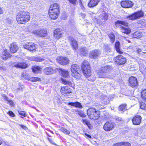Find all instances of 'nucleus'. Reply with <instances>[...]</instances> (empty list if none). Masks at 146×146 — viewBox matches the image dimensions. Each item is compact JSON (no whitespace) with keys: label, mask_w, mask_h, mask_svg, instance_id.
Returning <instances> with one entry per match:
<instances>
[{"label":"nucleus","mask_w":146,"mask_h":146,"mask_svg":"<svg viewBox=\"0 0 146 146\" xmlns=\"http://www.w3.org/2000/svg\"><path fill=\"white\" fill-rule=\"evenodd\" d=\"M114 123L111 121L106 122L103 126L104 129L106 131H109L114 129Z\"/></svg>","instance_id":"nucleus-8"},{"label":"nucleus","mask_w":146,"mask_h":146,"mask_svg":"<svg viewBox=\"0 0 146 146\" xmlns=\"http://www.w3.org/2000/svg\"><path fill=\"white\" fill-rule=\"evenodd\" d=\"M2 143V142L1 140H0V145H1Z\"/></svg>","instance_id":"nucleus-64"},{"label":"nucleus","mask_w":146,"mask_h":146,"mask_svg":"<svg viewBox=\"0 0 146 146\" xmlns=\"http://www.w3.org/2000/svg\"><path fill=\"white\" fill-rule=\"evenodd\" d=\"M120 29L122 33L127 34H129L131 32L129 29L122 26H120Z\"/></svg>","instance_id":"nucleus-26"},{"label":"nucleus","mask_w":146,"mask_h":146,"mask_svg":"<svg viewBox=\"0 0 146 146\" xmlns=\"http://www.w3.org/2000/svg\"><path fill=\"white\" fill-rule=\"evenodd\" d=\"M77 0H68L70 3H71L73 4H76Z\"/></svg>","instance_id":"nucleus-50"},{"label":"nucleus","mask_w":146,"mask_h":146,"mask_svg":"<svg viewBox=\"0 0 146 146\" xmlns=\"http://www.w3.org/2000/svg\"><path fill=\"white\" fill-rule=\"evenodd\" d=\"M139 34V32H135L133 34V36L135 38H138L139 37V35H137Z\"/></svg>","instance_id":"nucleus-46"},{"label":"nucleus","mask_w":146,"mask_h":146,"mask_svg":"<svg viewBox=\"0 0 146 146\" xmlns=\"http://www.w3.org/2000/svg\"><path fill=\"white\" fill-rule=\"evenodd\" d=\"M30 19L28 12L23 11L19 12L16 16V20L19 24L25 23L29 21Z\"/></svg>","instance_id":"nucleus-1"},{"label":"nucleus","mask_w":146,"mask_h":146,"mask_svg":"<svg viewBox=\"0 0 146 146\" xmlns=\"http://www.w3.org/2000/svg\"><path fill=\"white\" fill-rule=\"evenodd\" d=\"M123 142L117 143L114 145V146H122Z\"/></svg>","instance_id":"nucleus-53"},{"label":"nucleus","mask_w":146,"mask_h":146,"mask_svg":"<svg viewBox=\"0 0 146 146\" xmlns=\"http://www.w3.org/2000/svg\"><path fill=\"white\" fill-rule=\"evenodd\" d=\"M62 34L61 29H57L54 31V36L55 38L58 39L61 36Z\"/></svg>","instance_id":"nucleus-18"},{"label":"nucleus","mask_w":146,"mask_h":146,"mask_svg":"<svg viewBox=\"0 0 146 146\" xmlns=\"http://www.w3.org/2000/svg\"><path fill=\"white\" fill-rule=\"evenodd\" d=\"M19 114L21 115H23L24 117L26 116V114L25 112L24 111H19Z\"/></svg>","instance_id":"nucleus-45"},{"label":"nucleus","mask_w":146,"mask_h":146,"mask_svg":"<svg viewBox=\"0 0 146 146\" xmlns=\"http://www.w3.org/2000/svg\"><path fill=\"white\" fill-rule=\"evenodd\" d=\"M28 59L29 60L33 61H36L37 62H41L42 61L44 60L43 59H41V58H35L34 57L32 56V57H28Z\"/></svg>","instance_id":"nucleus-32"},{"label":"nucleus","mask_w":146,"mask_h":146,"mask_svg":"<svg viewBox=\"0 0 146 146\" xmlns=\"http://www.w3.org/2000/svg\"><path fill=\"white\" fill-rule=\"evenodd\" d=\"M108 66L102 67L101 70H100L98 72L99 77L101 78H110L111 76L110 75V73L108 72L109 70L108 69Z\"/></svg>","instance_id":"nucleus-5"},{"label":"nucleus","mask_w":146,"mask_h":146,"mask_svg":"<svg viewBox=\"0 0 146 146\" xmlns=\"http://www.w3.org/2000/svg\"><path fill=\"white\" fill-rule=\"evenodd\" d=\"M104 49H106V50H109V49H110V48L109 47L108 45L107 44L104 45Z\"/></svg>","instance_id":"nucleus-57"},{"label":"nucleus","mask_w":146,"mask_h":146,"mask_svg":"<svg viewBox=\"0 0 146 146\" xmlns=\"http://www.w3.org/2000/svg\"><path fill=\"white\" fill-rule=\"evenodd\" d=\"M57 62L61 65H65L69 62V60L66 57H59L57 58Z\"/></svg>","instance_id":"nucleus-11"},{"label":"nucleus","mask_w":146,"mask_h":146,"mask_svg":"<svg viewBox=\"0 0 146 146\" xmlns=\"http://www.w3.org/2000/svg\"><path fill=\"white\" fill-rule=\"evenodd\" d=\"M23 47L26 49L33 52L36 51L38 46L35 43L29 42L24 45Z\"/></svg>","instance_id":"nucleus-7"},{"label":"nucleus","mask_w":146,"mask_h":146,"mask_svg":"<svg viewBox=\"0 0 146 146\" xmlns=\"http://www.w3.org/2000/svg\"><path fill=\"white\" fill-rule=\"evenodd\" d=\"M8 114L11 116L14 117L15 116V114L12 111H9L8 112Z\"/></svg>","instance_id":"nucleus-51"},{"label":"nucleus","mask_w":146,"mask_h":146,"mask_svg":"<svg viewBox=\"0 0 146 146\" xmlns=\"http://www.w3.org/2000/svg\"><path fill=\"white\" fill-rule=\"evenodd\" d=\"M81 15L82 16V17L84 18L85 17L86 15L85 14L82 13L81 14Z\"/></svg>","instance_id":"nucleus-62"},{"label":"nucleus","mask_w":146,"mask_h":146,"mask_svg":"<svg viewBox=\"0 0 146 146\" xmlns=\"http://www.w3.org/2000/svg\"><path fill=\"white\" fill-rule=\"evenodd\" d=\"M138 23L142 25H143L145 23V21L144 19H142L138 21Z\"/></svg>","instance_id":"nucleus-47"},{"label":"nucleus","mask_w":146,"mask_h":146,"mask_svg":"<svg viewBox=\"0 0 146 146\" xmlns=\"http://www.w3.org/2000/svg\"><path fill=\"white\" fill-rule=\"evenodd\" d=\"M108 18V15H105L103 18L102 20H104V21H105Z\"/></svg>","instance_id":"nucleus-52"},{"label":"nucleus","mask_w":146,"mask_h":146,"mask_svg":"<svg viewBox=\"0 0 146 146\" xmlns=\"http://www.w3.org/2000/svg\"><path fill=\"white\" fill-rule=\"evenodd\" d=\"M7 22L8 24H11L13 22V21L11 19L8 18L7 19Z\"/></svg>","instance_id":"nucleus-54"},{"label":"nucleus","mask_w":146,"mask_h":146,"mask_svg":"<svg viewBox=\"0 0 146 146\" xmlns=\"http://www.w3.org/2000/svg\"><path fill=\"white\" fill-rule=\"evenodd\" d=\"M84 75L86 77H88L91 74V69L89 63L87 61H83L81 66Z\"/></svg>","instance_id":"nucleus-3"},{"label":"nucleus","mask_w":146,"mask_h":146,"mask_svg":"<svg viewBox=\"0 0 146 146\" xmlns=\"http://www.w3.org/2000/svg\"><path fill=\"white\" fill-rule=\"evenodd\" d=\"M24 88L23 86L21 85L19 87L17 88V91H21L22 90V89Z\"/></svg>","instance_id":"nucleus-49"},{"label":"nucleus","mask_w":146,"mask_h":146,"mask_svg":"<svg viewBox=\"0 0 146 146\" xmlns=\"http://www.w3.org/2000/svg\"><path fill=\"white\" fill-rule=\"evenodd\" d=\"M40 68L38 66H35L33 68V71L35 73L37 74L40 72Z\"/></svg>","instance_id":"nucleus-31"},{"label":"nucleus","mask_w":146,"mask_h":146,"mask_svg":"<svg viewBox=\"0 0 146 146\" xmlns=\"http://www.w3.org/2000/svg\"><path fill=\"white\" fill-rule=\"evenodd\" d=\"M24 78L27 80H30V77L29 76L28 74H22Z\"/></svg>","instance_id":"nucleus-44"},{"label":"nucleus","mask_w":146,"mask_h":146,"mask_svg":"<svg viewBox=\"0 0 146 146\" xmlns=\"http://www.w3.org/2000/svg\"><path fill=\"white\" fill-rule=\"evenodd\" d=\"M127 18H129V20H133L137 19L134 13L130 15L127 16Z\"/></svg>","instance_id":"nucleus-38"},{"label":"nucleus","mask_w":146,"mask_h":146,"mask_svg":"<svg viewBox=\"0 0 146 146\" xmlns=\"http://www.w3.org/2000/svg\"><path fill=\"white\" fill-rule=\"evenodd\" d=\"M3 11L1 7H0V14H3Z\"/></svg>","instance_id":"nucleus-59"},{"label":"nucleus","mask_w":146,"mask_h":146,"mask_svg":"<svg viewBox=\"0 0 146 146\" xmlns=\"http://www.w3.org/2000/svg\"><path fill=\"white\" fill-rule=\"evenodd\" d=\"M53 72V70L51 67L45 68L44 70V72L46 75H50L52 74Z\"/></svg>","instance_id":"nucleus-23"},{"label":"nucleus","mask_w":146,"mask_h":146,"mask_svg":"<svg viewBox=\"0 0 146 146\" xmlns=\"http://www.w3.org/2000/svg\"><path fill=\"white\" fill-rule=\"evenodd\" d=\"M32 33L34 35L42 37H44L46 36L47 32L46 29H38L34 30Z\"/></svg>","instance_id":"nucleus-6"},{"label":"nucleus","mask_w":146,"mask_h":146,"mask_svg":"<svg viewBox=\"0 0 146 146\" xmlns=\"http://www.w3.org/2000/svg\"><path fill=\"white\" fill-rule=\"evenodd\" d=\"M83 121H84V122H85L86 124L89 127V125H90V123L89 122L86 120H83Z\"/></svg>","instance_id":"nucleus-56"},{"label":"nucleus","mask_w":146,"mask_h":146,"mask_svg":"<svg viewBox=\"0 0 146 146\" xmlns=\"http://www.w3.org/2000/svg\"><path fill=\"white\" fill-rule=\"evenodd\" d=\"M4 99L7 101L9 103V104L11 106H14V103L13 101L11 100H9L8 98L5 96H4Z\"/></svg>","instance_id":"nucleus-36"},{"label":"nucleus","mask_w":146,"mask_h":146,"mask_svg":"<svg viewBox=\"0 0 146 146\" xmlns=\"http://www.w3.org/2000/svg\"><path fill=\"white\" fill-rule=\"evenodd\" d=\"M19 125L20 126H21V127L22 128H23L25 129H26L27 128V127L26 126H25L24 125Z\"/></svg>","instance_id":"nucleus-58"},{"label":"nucleus","mask_w":146,"mask_h":146,"mask_svg":"<svg viewBox=\"0 0 146 146\" xmlns=\"http://www.w3.org/2000/svg\"><path fill=\"white\" fill-rule=\"evenodd\" d=\"M59 5L57 3H54L51 5L49 11H53L56 13L59 12Z\"/></svg>","instance_id":"nucleus-19"},{"label":"nucleus","mask_w":146,"mask_h":146,"mask_svg":"<svg viewBox=\"0 0 146 146\" xmlns=\"http://www.w3.org/2000/svg\"><path fill=\"white\" fill-rule=\"evenodd\" d=\"M109 36L112 43H113L114 42L115 39L114 35L113 33H110L109 35Z\"/></svg>","instance_id":"nucleus-39"},{"label":"nucleus","mask_w":146,"mask_h":146,"mask_svg":"<svg viewBox=\"0 0 146 146\" xmlns=\"http://www.w3.org/2000/svg\"><path fill=\"white\" fill-rule=\"evenodd\" d=\"M14 66L16 67L21 68L24 69L27 68L28 66L27 64L24 62H19L14 65Z\"/></svg>","instance_id":"nucleus-24"},{"label":"nucleus","mask_w":146,"mask_h":146,"mask_svg":"<svg viewBox=\"0 0 146 146\" xmlns=\"http://www.w3.org/2000/svg\"><path fill=\"white\" fill-rule=\"evenodd\" d=\"M68 104L69 105H70L72 106H75L80 108H82V106L81 105V104L77 102L75 103H69Z\"/></svg>","instance_id":"nucleus-29"},{"label":"nucleus","mask_w":146,"mask_h":146,"mask_svg":"<svg viewBox=\"0 0 146 146\" xmlns=\"http://www.w3.org/2000/svg\"><path fill=\"white\" fill-rule=\"evenodd\" d=\"M58 12H56L53 11H49V13L50 18L52 19H56L58 16Z\"/></svg>","instance_id":"nucleus-21"},{"label":"nucleus","mask_w":146,"mask_h":146,"mask_svg":"<svg viewBox=\"0 0 146 146\" xmlns=\"http://www.w3.org/2000/svg\"><path fill=\"white\" fill-rule=\"evenodd\" d=\"M115 24L116 25L120 24L124 25L125 26H127V23H126L125 22L120 21H117L115 22Z\"/></svg>","instance_id":"nucleus-34"},{"label":"nucleus","mask_w":146,"mask_h":146,"mask_svg":"<svg viewBox=\"0 0 146 146\" xmlns=\"http://www.w3.org/2000/svg\"><path fill=\"white\" fill-rule=\"evenodd\" d=\"M19 47L15 43L11 44L10 47V51L11 53H14L18 50Z\"/></svg>","instance_id":"nucleus-17"},{"label":"nucleus","mask_w":146,"mask_h":146,"mask_svg":"<svg viewBox=\"0 0 146 146\" xmlns=\"http://www.w3.org/2000/svg\"><path fill=\"white\" fill-rule=\"evenodd\" d=\"M40 80V79L38 78L33 77L30 78V81L32 82H36L37 81H38Z\"/></svg>","instance_id":"nucleus-41"},{"label":"nucleus","mask_w":146,"mask_h":146,"mask_svg":"<svg viewBox=\"0 0 146 146\" xmlns=\"http://www.w3.org/2000/svg\"><path fill=\"white\" fill-rule=\"evenodd\" d=\"M85 135L86 136H87V137H89L90 138H91V136L90 135H89L87 133H85Z\"/></svg>","instance_id":"nucleus-61"},{"label":"nucleus","mask_w":146,"mask_h":146,"mask_svg":"<svg viewBox=\"0 0 146 146\" xmlns=\"http://www.w3.org/2000/svg\"><path fill=\"white\" fill-rule=\"evenodd\" d=\"M142 118L140 116L137 115L132 119V121L133 125H137L141 123Z\"/></svg>","instance_id":"nucleus-14"},{"label":"nucleus","mask_w":146,"mask_h":146,"mask_svg":"<svg viewBox=\"0 0 146 146\" xmlns=\"http://www.w3.org/2000/svg\"><path fill=\"white\" fill-rule=\"evenodd\" d=\"M60 130L66 134L69 135L70 133V131L67 130L65 127H61L60 129Z\"/></svg>","instance_id":"nucleus-33"},{"label":"nucleus","mask_w":146,"mask_h":146,"mask_svg":"<svg viewBox=\"0 0 146 146\" xmlns=\"http://www.w3.org/2000/svg\"><path fill=\"white\" fill-rule=\"evenodd\" d=\"M77 113H78V114L81 117H85L86 116V115L84 112L82 111H77Z\"/></svg>","instance_id":"nucleus-40"},{"label":"nucleus","mask_w":146,"mask_h":146,"mask_svg":"<svg viewBox=\"0 0 146 146\" xmlns=\"http://www.w3.org/2000/svg\"><path fill=\"white\" fill-rule=\"evenodd\" d=\"M141 98L144 100H145L146 101V89L143 90L141 92Z\"/></svg>","instance_id":"nucleus-35"},{"label":"nucleus","mask_w":146,"mask_h":146,"mask_svg":"<svg viewBox=\"0 0 146 146\" xmlns=\"http://www.w3.org/2000/svg\"><path fill=\"white\" fill-rule=\"evenodd\" d=\"M87 114L90 119L95 120L99 117L100 112L99 111H97L95 109L91 108L88 110Z\"/></svg>","instance_id":"nucleus-2"},{"label":"nucleus","mask_w":146,"mask_h":146,"mask_svg":"<svg viewBox=\"0 0 146 146\" xmlns=\"http://www.w3.org/2000/svg\"><path fill=\"white\" fill-rule=\"evenodd\" d=\"M115 48L117 52L120 54L122 53L120 50V43L119 42H116L115 44Z\"/></svg>","instance_id":"nucleus-28"},{"label":"nucleus","mask_w":146,"mask_h":146,"mask_svg":"<svg viewBox=\"0 0 146 146\" xmlns=\"http://www.w3.org/2000/svg\"><path fill=\"white\" fill-rule=\"evenodd\" d=\"M99 2V0H91L88 6L90 7H93L96 6Z\"/></svg>","instance_id":"nucleus-22"},{"label":"nucleus","mask_w":146,"mask_h":146,"mask_svg":"<svg viewBox=\"0 0 146 146\" xmlns=\"http://www.w3.org/2000/svg\"><path fill=\"white\" fill-rule=\"evenodd\" d=\"M1 56L3 59L7 60L11 57V55L8 53L7 50L5 49H4L3 51L2 52Z\"/></svg>","instance_id":"nucleus-20"},{"label":"nucleus","mask_w":146,"mask_h":146,"mask_svg":"<svg viewBox=\"0 0 146 146\" xmlns=\"http://www.w3.org/2000/svg\"><path fill=\"white\" fill-rule=\"evenodd\" d=\"M129 85L132 87L137 86V82L136 78L134 77H130L129 79Z\"/></svg>","instance_id":"nucleus-16"},{"label":"nucleus","mask_w":146,"mask_h":146,"mask_svg":"<svg viewBox=\"0 0 146 146\" xmlns=\"http://www.w3.org/2000/svg\"><path fill=\"white\" fill-rule=\"evenodd\" d=\"M137 52L138 53H139L141 51V50L140 48H138L137 50Z\"/></svg>","instance_id":"nucleus-60"},{"label":"nucleus","mask_w":146,"mask_h":146,"mask_svg":"<svg viewBox=\"0 0 146 146\" xmlns=\"http://www.w3.org/2000/svg\"><path fill=\"white\" fill-rule=\"evenodd\" d=\"M69 40L73 49L76 50L78 48V44L77 42L73 38L70 37Z\"/></svg>","instance_id":"nucleus-15"},{"label":"nucleus","mask_w":146,"mask_h":146,"mask_svg":"<svg viewBox=\"0 0 146 146\" xmlns=\"http://www.w3.org/2000/svg\"><path fill=\"white\" fill-rule=\"evenodd\" d=\"M79 50L81 54L85 56L88 53L87 49L85 47H81L79 49Z\"/></svg>","instance_id":"nucleus-25"},{"label":"nucleus","mask_w":146,"mask_h":146,"mask_svg":"<svg viewBox=\"0 0 146 146\" xmlns=\"http://www.w3.org/2000/svg\"><path fill=\"white\" fill-rule=\"evenodd\" d=\"M115 119L117 121H121L122 120V118L121 117H115Z\"/></svg>","instance_id":"nucleus-55"},{"label":"nucleus","mask_w":146,"mask_h":146,"mask_svg":"<svg viewBox=\"0 0 146 146\" xmlns=\"http://www.w3.org/2000/svg\"><path fill=\"white\" fill-rule=\"evenodd\" d=\"M80 70V67L78 65H72L71 68L72 75L76 79H80L81 76V74L79 73Z\"/></svg>","instance_id":"nucleus-4"},{"label":"nucleus","mask_w":146,"mask_h":146,"mask_svg":"<svg viewBox=\"0 0 146 146\" xmlns=\"http://www.w3.org/2000/svg\"><path fill=\"white\" fill-rule=\"evenodd\" d=\"M115 62L119 65H121L124 64L126 60L125 59L122 55H118L115 58Z\"/></svg>","instance_id":"nucleus-10"},{"label":"nucleus","mask_w":146,"mask_h":146,"mask_svg":"<svg viewBox=\"0 0 146 146\" xmlns=\"http://www.w3.org/2000/svg\"><path fill=\"white\" fill-rule=\"evenodd\" d=\"M100 54V52L98 50H95L91 51L89 54L90 57L94 59H97Z\"/></svg>","instance_id":"nucleus-12"},{"label":"nucleus","mask_w":146,"mask_h":146,"mask_svg":"<svg viewBox=\"0 0 146 146\" xmlns=\"http://www.w3.org/2000/svg\"><path fill=\"white\" fill-rule=\"evenodd\" d=\"M140 107L141 109L145 110L146 109V106L145 104L143 102H141L140 103Z\"/></svg>","instance_id":"nucleus-42"},{"label":"nucleus","mask_w":146,"mask_h":146,"mask_svg":"<svg viewBox=\"0 0 146 146\" xmlns=\"http://www.w3.org/2000/svg\"><path fill=\"white\" fill-rule=\"evenodd\" d=\"M126 106V104L121 105L119 107V110L121 111L127 110Z\"/></svg>","instance_id":"nucleus-37"},{"label":"nucleus","mask_w":146,"mask_h":146,"mask_svg":"<svg viewBox=\"0 0 146 146\" xmlns=\"http://www.w3.org/2000/svg\"><path fill=\"white\" fill-rule=\"evenodd\" d=\"M137 19H139L140 18L142 17L144 15L143 12L141 11H139L134 13Z\"/></svg>","instance_id":"nucleus-27"},{"label":"nucleus","mask_w":146,"mask_h":146,"mask_svg":"<svg viewBox=\"0 0 146 146\" xmlns=\"http://www.w3.org/2000/svg\"><path fill=\"white\" fill-rule=\"evenodd\" d=\"M62 82L64 84L69 85L70 84L71 82L68 81H66V80L62 79Z\"/></svg>","instance_id":"nucleus-43"},{"label":"nucleus","mask_w":146,"mask_h":146,"mask_svg":"<svg viewBox=\"0 0 146 146\" xmlns=\"http://www.w3.org/2000/svg\"><path fill=\"white\" fill-rule=\"evenodd\" d=\"M121 6L124 8H129L132 7L133 5V3L130 1H122L121 3Z\"/></svg>","instance_id":"nucleus-13"},{"label":"nucleus","mask_w":146,"mask_h":146,"mask_svg":"<svg viewBox=\"0 0 146 146\" xmlns=\"http://www.w3.org/2000/svg\"><path fill=\"white\" fill-rule=\"evenodd\" d=\"M131 144L128 142H123L122 146H130Z\"/></svg>","instance_id":"nucleus-48"},{"label":"nucleus","mask_w":146,"mask_h":146,"mask_svg":"<svg viewBox=\"0 0 146 146\" xmlns=\"http://www.w3.org/2000/svg\"><path fill=\"white\" fill-rule=\"evenodd\" d=\"M72 89L69 87L65 86L61 87L60 92L62 95L67 96L72 93Z\"/></svg>","instance_id":"nucleus-9"},{"label":"nucleus","mask_w":146,"mask_h":146,"mask_svg":"<svg viewBox=\"0 0 146 146\" xmlns=\"http://www.w3.org/2000/svg\"><path fill=\"white\" fill-rule=\"evenodd\" d=\"M5 145H6L7 146L8 145V143H7V142H5Z\"/></svg>","instance_id":"nucleus-63"},{"label":"nucleus","mask_w":146,"mask_h":146,"mask_svg":"<svg viewBox=\"0 0 146 146\" xmlns=\"http://www.w3.org/2000/svg\"><path fill=\"white\" fill-rule=\"evenodd\" d=\"M61 72L62 76L65 78H67L69 76L68 72L65 69H61Z\"/></svg>","instance_id":"nucleus-30"}]
</instances>
